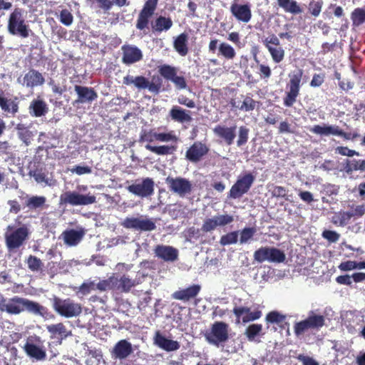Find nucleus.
<instances>
[{
  "instance_id": "obj_1",
  "label": "nucleus",
  "mask_w": 365,
  "mask_h": 365,
  "mask_svg": "<svg viewBox=\"0 0 365 365\" xmlns=\"http://www.w3.org/2000/svg\"><path fill=\"white\" fill-rule=\"evenodd\" d=\"M0 311L6 312L10 314H19L26 311L35 316L44 317L47 314V309L36 302L26 298L15 296L10 299H0Z\"/></svg>"
},
{
  "instance_id": "obj_2",
  "label": "nucleus",
  "mask_w": 365,
  "mask_h": 365,
  "mask_svg": "<svg viewBox=\"0 0 365 365\" xmlns=\"http://www.w3.org/2000/svg\"><path fill=\"white\" fill-rule=\"evenodd\" d=\"M6 230L5 242L9 251L21 247L29 237V229L26 225H22L16 229H14V227L9 225L7 226Z\"/></svg>"
},
{
  "instance_id": "obj_3",
  "label": "nucleus",
  "mask_w": 365,
  "mask_h": 365,
  "mask_svg": "<svg viewBox=\"0 0 365 365\" xmlns=\"http://www.w3.org/2000/svg\"><path fill=\"white\" fill-rule=\"evenodd\" d=\"M8 31L14 36H19L21 38H27L29 36L30 29L26 24L24 17V11L16 8L11 13L7 26Z\"/></svg>"
},
{
  "instance_id": "obj_4",
  "label": "nucleus",
  "mask_w": 365,
  "mask_h": 365,
  "mask_svg": "<svg viewBox=\"0 0 365 365\" xmlns=\"http://www.w3.org/2000/svg\"><path fill=\"white\" fill-rule=\"evenodd\" d=\"M52 307L57 314L66 318L78 317L82 312L81 304L69 298L62 299L55 297L53 299Z\"/></svg>"
},
{
  "instance_id": "obj_5",
  "label": "nucleus",
  "mask_w": 365,
  "mask_h": 365,
  "mask_svg": "<svg viewBox=\"0 0 365 365\" xmlns=\"http://www.w3.org/2000/svg\"><path fill=\"white\" fill-rule=\"evenodd\" d=\"M206 341L217 347L229 339V326L224 322H215L210 330L205 333Z\"/></svg>"
},
{
  "instance_id": "obj_6",
  "label": "nucleus",
  "mask_w": 365,
  "mask_h": 365,
  "mask_svg": "<svg viewBox=\"0 0 365 365\" xmlns=\"http://www.w3.org/2000/svg\"><path fill=\"white\" fill-rule=\"evenodd\" d=\"M26 354L31 359L36 361H43L46 359V351L43 345V341L40 336H30L27 339L23 346Z\"/></svg>"
},
{
  "instance_id": "obj_7",
  "label": "nucleus",
  "mask_w": 365,
  "mask_h": 365,
  "mask_svg": "<svg viewBox=\"0 0 365 365\" xmlns=\"http://www.w3.org/2000/svg\"><path fill=\"white\" fill-rule=\"evenodd\" d=\"M254 259L258 263L268 262L271 263L283 262L286 256L283 251L274 247H261L253 255Z\"/></svg>"
},
{
  "instance_id": "obj_8",
  "label": "nucleus",
  "mask_w": 365,
  "mask_h": 365,
  "mask_svg": "<svg viewBox=\"0 0 365 365\" xmlns=\"http://www.w3.org/2000/svg\"><path fill=\"white\" fill-rule=\"evenodd\" d=\"M96 201V197L90 193L83 195L74 191H67L60 196V205H88L93 204Z\"/></svg>"
},
{
  "instance_id": "obj_9",
  "label": "nucleus",
  "mask_w": 365,
  "mask_h": 365,
  "mask_svg": "<svg viewBox=\"0 0 365 365\" xmlns=\"http://www.w3.org/2000/svg\"><path fill=\"white\" fill-rule=\"evenodd\" d=\"M123 227L140 232H150L156 229L155 222L147 216L127 217L122 222Z\"/></svg>"
},
{
  "instance_id": "obj_10",
  "label": "nucleus",
  "mask_w": 365,
  "mask_h": 365,
  "mask_svg": "<svg viewBox=\"0 0 365 365\" xmlns=\"http://www.w3.org/2000/svg\"><path fill=\"white\" fill-rule=\"evenodd\" d=\"M155 182L150 178H145L141 180H136L131 185H128L127 190L140 198H148L154 193Z\"/></svg>"
},
{
  "instance_id": "obj_11",
  "label": "nucleus",
  "mask_w": 365,
  "mask_h": 365,
  "mask_svg": "<svg viewBox=\"0 0 365 365\" xmlns=\"http://www.w3.org/2000/svg\"><path fill=\"white\" fill-rule=\"evenodd\" d=\"M255 180V177L251 173H246L238 177L237 181L232 186L228 197L232 199L240 198L250 190Z\"/></svg>"
},
{
  "instance_id": "obj_12",
  "label": "nucleus",
  "mask_w": 365,
  "mask_h": 365,
  "mask_svg": "<svg viewBox=\"0 0 365 365\" xmlns=\"http://www.w3.org/2000/svg\"><path fill=\"white\" fill-rule=\"evenodd\" d=\"M324 316L312 313L307 319L295 323L294 334L300 336L309 329H319L324 325Z\"/></svg>"
},
{
  "instance_id": "obj_13",
  "label": "nucleus",
  "mask_w": 365,
  "mask_h": 365,
  "mask_svg": "<svg viewBox=\"0 0 365 365\" xmlns=\"http://www.w3.org/2000/svg\"><path fill=\"white\" fill-rule=\"evenodd\" d=\"M165 182L168 185L170 190L180 197H185L192 192V184L186 178L168 177Z\"/></svg>"
},
{
  "instance_id": "obj_14",
  "label": "nucleus",
  "mask_w": 365,
  "mask_h": 365,
  "mask_svg": "<svg viewBox=\"0 0 365 365\" xmlns=\"http://www.w3.org/2000/svg\"><path fill=\"white\" fill-rule=\"evenodd\" d=\"M234 221V217L227 214L215 215L204 220L201 230L204 232H210L217 227H224L231 224Z\"/></svg>"
},
{
  "instance_id": "obj_15",
  "label": "nucleus",
  "mask_w": 365,
  "mask_h": 365,
  "mask_svg": "<svg viewBox=\"0 0 365 365\" xmlns=\"http://www.w3.org/2000/svg\"><path fill=\"white\" fill-rule=\"evenodd\" d=\"M17 82L23 86L32 89L43 85L45 78L38 71L31 69L25 75L19 76Z\"/></svg>"
},
{
  "instance_id": "obj_16",
  "label": "nucleus",
  "mask_w": 365,
  "mask_h": 365,
  "mask_svg": "<svg viewBox=\"0 0 365 365\" xmlns=\"http://www.w3.org/2000/svg\"><path fill=\"white\" fill-rule=\"evenodd\" d=\"M122 63L126 66L134 64L143 59L142 51L134 45L126 44L121 47Z\"/></svg>"
},
{
  "instance_id": "obj_17",
  "label": "nucleus",
  "mask_w": 365,
  "mask_h": 365,
  "mask_svg": "<svg viewBox=\"0 0 365 365\" xmlns=\"http://www.w3.org/2000/svg\"><path fill=\"white\" fill-rule=\"evenodd\" d=\"M74 91L77 94V99L73 102L76 104H91L93 101H96L98 98V94L95 90L91 87L83 86L76 85Z\"/></svg>"
},
{
  "instance_id": "obj_18",
  "label": "nucleus",
  "mask_w": 365,
  "mask_h": 365,
  "mask_svg": "<svg viewBox=\"0 0 365 365\" xmlns=\"http://www.w3.org/2000/svg\"><path fill=\"white\" fill-rule=\"evenodd\" d=\"M133 352V346L126 339L118 341L110 351L112 359L123 360Z\"/></svg>"
},
{
  "instance_id": "obj_19",
  "label": "nucleus",
  "mask_w": 365,
  "mask_h": 365,
  "mask_svg": "<svg viewBox=\"0 0 365 365\" xmlns=\"http://www.w3.org/2000/svg\"><path fill=\"white\" fill-rule=\"evenodd\" d=\"M155 256L165 262H173L178 259L179 251L170 245H158L154 249Z\"/></svg>"
},
{
  "instance_id": "obj_20",
  "label": "nucleus",
  "mask_w": 365,
  "mask_h": 365,
  "mask_svg": "<svg viewBox=\"0 0 365 365\" xmlns=\"http://www.w3.org/2000/svg\"><path fill=\"white\" fill-rule=\"evenodd\" d=\"M209 151L208 147L199 141L195 142L187 150L185 157L192 163L198 162Z\"/></svg>"
},
{
  "instance_id": "obj_21",
  "label": "nucleus",
  "mask_w": 365,
  "mask_h": 365,
  "mask_svg": "<svg viewBox=\"0 0 365 365\" xmlns=\"http://www.w3.org/2000/svg\"><path fill=\"white\" fill-rule=\"evenodd\" d=\"M46 329L50 334L51 339H58L60 344L63 339L72 335L71 331L68 330L63 323L48 325Z\"/></svg>"
},
{
  "instance_id": "obj_22",
  "label": "nucleus",
  "mask_w": 365,
  "mask_h": 365,
  "mask_svg": "<svg viewBox=\"0 0 365 365\" xmlns=\"http://www.w3.org/2000/svg\"><path fill=\"white\" fill-rule=\"evenodd\" d=\"M230 11L233 16L239 21L247 23L251 19L252 14L248 4H233L230 7Z\"/></svg>"
},
{
  "instance_id": "obj_23",
  "label": "nucleus",
  "mask_w": 365,
  "mask_h": 365,
  "mask_svg": "<svg viewBox=\"0 0 365 365\" xmlns=\"http://www.w3.org/2000/svg\"><path fill=\"white\" fill-rule=\"evenodd\" d=\"M134 86L138 89H148L150 92L158 94L160 92L161 83L155 82L154 80L150 82L145 77L138 76L135 77Z\"/></svg>"
},
{
  "instance_id": "obj_24",
  "label": "nucleus",
  "mask_w": 365,
  "mask_h": 365,
  "mask_svg": "<svg viewBox=\"0 0 365 365\" xmlns=\"http://www.w3.org/2000/svg\"><path fill=\"white\" fill-rule=\"evenodd\" d=\"M154 343L158 347L167 351H176L180 348V344L177 341L165 338L159 331L155 333Z\"/></svg>"
},
{
  "instance_id": "obj_25",
  "label": "nucleus",
  "mask_w": 365,
  "mask_h": 365,
  "mask_svg": "<svg viewBox=\"0 0 365 365\" xmlns=\"http://www.w3.org/2000/svg\"><path fill=\"white\" fill-rule=\"evenodd\" d=\"M84 231L74 229L65 230L61 236L64 243L70 247L76 246L83 239Z\"/></svg>"
},
{
  "instance_id": "obj_26",
  "label": "nucleus",
  "mask_w": 365,
  "mask_h": 365,
  "mask_svg": "<svg viewBox=\"0 0 365 365\" xmlns=\"http://www.w3.org/2000/svg\"><path fill=\"white\" fill-rule=\"evenodd\" d=\"M339 127L335 125H315L309 128V131L314 134L319 135L321 136H329L341 134Z\"/></svg>"
},
{
  "instance_id": "obj_27",
  "label": "nucleus",
  "mask_w": 365,
  "mask_h": 365,
  "mask_svg": "<svg viewBox=\"0 0 365 365\" xmlns=\"http://www.w3.org/2000/svg\"><path fill=\"white\" fill-rule=\"evenodd\" d=\"M29 113L34 117H41L45 115L48 108L46 103L39 98L34 99L29 107Z\"/></svg>"
},
{
  "instance_id": "obj_28",
  "label": "nucleus",
  "mask_w": 365,
  "mask_h": 365,
  "mask_svg": "<svg viewBox=\"0 0 365 365\" xmlns=\"http://www.w3.org/2000/svg\"><path fill=\"white\" fill-rule=\"evenodd\" d=\"M235 126L228 128L217 125L213 129V132L217 136L223 138L228 145H230L233 143L235 138Z\"/></svg>"
},
{
  "instance_id": "obj_29",
  "label": "nucleus",
  "mask_w": 365,
  "mask_h": 365,
  "mask_svg": "<svg viewBox=\"0 0 365 365\" xmlns=\"http://www.w3.org/2000/svg\"><path fill=\"white\" fill-rule=\"evenodd\" d=\"M200 290V286L198 284H194L185 289L174 292L173 297L175 299L187 301L197 296Z\"/></svg>"
},
{
  "instance_id": "obj_30",
  "label": "nucleus",
  "mask_w": 365,
  "mask_h": 365,
  "mask_svg": "<svg viewBox=\"0 0 365 365\" xmlns=\"http://www.w3.org/2000/svg\"><path fill=\"white\" fill-rule=\"evenodd\" d=\"M0 108L4 113L11 114L14 116L19 111V102L16 98H7L1 94Z\"/></svg>"
},
{
  "instance_id": "obj_31",
  "label": "nucleus",
  "mask_w": 365,
  "mask_h": 365,
  "mask_svg": "<svg viewBox=\"0 0 365 365\" xmlns=\"http://www.w3.org/2000/svg\"><path fill=\"white\" fill-rule=\"evenodd\" d=\"M170 116L172 120L178 123H189L192 120L190 111L175 106L170 110Z\"/></svg>"
},
{
  "instance_id": "obj_32",
  "label": "nucleus",
  "mask_w": 365,
  "mask_h": 365,
  "mask_svg": "<svg viewBox=\"0 0 365 365\" xmlns=\"http://www.w3.org/2000/svg\"><path fill=\"white\" fill-rule=\"evenodd\" d=\"M344 170L349 175L354 171L364 172L365 160L346 159Z\"/></svg>"
},
{
  "instance_id": "obj_33",
  "label": "nucleus",
  "mask_w": 365,
  "mask_h": 365,
  "mask_svg": "<svg viewBox=\"0 0 365 365\" xmlns=\"http://www.w3.org/2000/svg\"><path fill=\"white\" fill-rule=\"evenodd\" d=\"M173 46L180 56H186L188 53L187 35L182 33L178 36L174 40Z\"/></svg>"
},
{
  "instance_id": "obj_34",
  "label": "nucleus",
  "mask_w": 365,
  "mask_h": 365,
  "mask_svg": "<svg viewBox=\"0 0 365 365\" xmlns=\"http://www.w3.org/2000/svg\"><path fill=\"white\" fill-rule=\"evenodd\" d=\"M277 4L287 13L296 15L302 12V8L295 0H277Z\"/></svg>"
},
{
  "instance_id": "obj_35",
  "label": "nucleus",
  "mask_w": 365,
  "mask_h": 365,
  "mask_svg": "<svg viewBox=\"0 0 365 365\" xmlns=\"http://www.w3.org/2000/svg\"><path fill=\"white\" fill-rule=\"evenodd\" d=\"M140 283V281L137 279H132L128 275L123 274L118 282L115 287L124 292H128L132 287Z\"/></svg>"
},
{
  "instance_id": "obj_36",
  "label": "nucleus",
  "mask_w": 365,
  "mask_h": 365,
  "mask_svg": "<svg viewBox=\"0 0 365 365\" xmlns=\"http://www.w3.org/2000/svg\"><path fill=\"white\" fill-rule=\"evenodd\" d=\"M173 26L171 19L160 16L158 17L153 24V29L157 32L169 30Z\"/></svg>"
},
{
  "instance_id": "obj_37",
  "label": "nucleus",
  "mask_w": 365,
  "mask_h": 365,
  "mask_svg": "<svg viewBox=\"0 0 365 365\" xmlns=\"http://www.w3.org/2000/svg\"><path fill=\"white\" fill-rule=\"evenodd\" d=\"M118 279L115 276H111L107 279L101 280L96 284V289L100 292L111 290L118 284Z\"/></svg>"
},
{
  "instance_id": "obj_38",
  "label": "nucleus",
  "mask_w": 365,
  "mask_h": 365,
  "mask_svg": "<svg viewBox=\"0 0 365 365\" xmlns=\"http://www.w3.org/2000/svg\"><path fill=\"white\" fill-rule=\"evenodd\" d=\"M46 198L44 196H32L26 201V206L29 210H37L41 208L46 203Z\"/></svg>"
},
{
  "instance_id": "obj_39",
  "label": "nucleus",
  "mask_w": 365,
  "mask_h": 365,
  "mask_svg": "<svg viewBox=\"0 0 365 365\" xmlns=\"http://www.w3.org/2000/svg\"><path fill=\"white\" fill-rule=\"evenodd\" d=\"M303 75L302 70L299 69L290 75V80L288 84L289 89L299 92L300 83Z\"/></svg>"
},
{
  "instance_id": "obj_40",
  "label": "nucleus",
  "mask_w": 365,
  "mask_h": 365,
  "mask_svg": "<svg viewBox=\"0 0 365 365\" xmlns=\"http://www.w3.org/2000/svg\"><path fill=\"white\" fill-rule=\"evenodd\" d=\"M257 230L255 227H246L242 230L239 231V242L240 245L247 244L252 239Z\"/></svg>"
},
{
  "instance_id": "obj_41",
  "label": "nucleus",
  "mask_w": 365,
  "mask_h": 365,
  "mask_svg": "<svg viewBox=\"0 0 365 365\" xmlns=\"http://www.w3.org/2000/svg\"><path fill=\"white\" fill-rule=\"evenodd\" d=\"M145 148L157 155H166L168 154L173 153V152L175 150L173 146L169 145H160V146H153L150 144H147Z\"/></svg>"
},
{
  "instance_id": "obj_42",
  "label": "nucleus",
  "mask_w": 365,
  "mask_h": 365,
  "mask_svg": "<svg viewBox=\"0 0 365 365\" xmlns=\"http://www.w3.org/2000/svg\"><path fill=\"white\" fill-rule=\"evenodd\" d=\"M354 26H359L365 22V9L356 8L351 14Z\"/></svg>"
},
{
  "instance_id": "obj_43",
  "label": "nucleus",
  "mask_w": 365,
  "mask_h": 365,
  "mask_svg": "<svg viewBox=\"0 0 365 365\" xmlns=\"http://www.w3.org/2000/svg\"><path fill=\"white\" fill-rule=\"evenodd\" d=\"M99 7L103 10L108 11L111 9L115 4L119 7L128 5L127 0H96Z\"/></svg>"
},
{
  "instance_id": "obj_44",
  "label": "nucleus",
  "mask_w": 365,
  "mask_h": 365,
  "mask_svg": "<svg viewBox=\"0 0 365 365\" xmlns=\"http://www.w3.org/2000/svg\"><path fill=\"white\" fill-rule=\"evenodd\" d=\"M29 175L33 177L37 183H43L45 185H53L52 180L46 178V174L41 170L29 171Z\"/></svg>"
},
{
  "instance_id": "obj_45",
  "label": "nucleus",
  "mask_w": 365,
  "mask_h": 365,
  "mask_svg": "<svg viewBox=\"0 0 365 365\" xmlns=\"http://www.w3.org/2000/svg\"><path fill=\"white\" fill-rule=\"evenodd\" d=\"M262 330V325L259 324H252L247 327L245 334L250 341H253L255 337L260 334Z\"/></svg>"
},
{
  "instance_id": "obj_46",
  "label": "nucleus",
  "mask_w": 365,
  "mask_h": 365,
  "mask_svg": "<svg viewBox=\"0 0 365 365\" xmlns=\"http://www.w3.org/2000/svg\"><path fill=\"white\" fill-rule=\"evenodd\" d=\"M239 231H232L222 235L220 243L222 246H227L236 244L238 242Z\"/></svg>"
},
{
  "instance_id": "obj_47",
  "label": "nucleus",
  "mask_w": 365,
  "mask_h": 365,
  "mask_svg": "<svg viewBox=\"0 0 365 365\" xmlns=\"http://www.w3.org/2000/svg\"><path fill=\"white\" fill-rule=\"evenodd\" d=\"M219 52L223 57L228 60L233 59L236 55L234 48L227 43L220 44Z\"/></svg>"
},
{
  "instance_id": "obj_48",
  "label": "nucleus",
  "mask_w": 365,
  "mask_h": 365,
  "mask_svg": "<svg viewBox=\"0 0 365 365\" xmlns=\"http://www.w3.org/2000/svg\"><path fill=\"white\" fill-rule=\"evenodd\" d=\"M160 75L166 80L171 81L177 75V71L175 67L169 65H163L159 68Z\"/></svg>"
},
{
  "instance_id": "obj_49",
  "label": "nucleus",
  "mask_w": 365,
  "mask_h": 365,
  "mask_svg": "<svg viewBox=\"0 0 365 365\" xmlns=\"http://www.w3.org/2000/svg\"><path fill=\"white\" fill-rule=\"evenodd\" d=\"M287 316L277 311H272L266 316V321L271 324H281L286 319Z\"/></svg>"
},
{
  "instance_id": "obj_50",
  "label": "nucleus",
  "mask_w": 365,
  "mask_h": 365,
  "mask_svg": "<svg viewBox=\"0 0 365 365\" xmlns=\"http://www.w3.org/2000/svg\"><path fill=\"white\" fill-rule=\"evenodd\" d=\"M272 58L274 63H280L284 57V50L281 46L268 47Z\"/></svg>"
},
{
  "instance_id": "obj_51",
  "label": "nucleus",
  "mask_w": 365,
  "mask_h": 365,
  "mask_svg": "<svg viewBox=\"0 0 365 365\" xmlns=\"http://www.w3.org/2000/svg\"><path fill=\"white\" fill-rule=\"evenodd\" d=\"M29 269L32 272H38L43 267L41 260L36 256L30 255L26 259Z\"/></svg>"
},
{
  "instance_id": "obj_52",
  "label": "nucleus",
  "mask_w": 365,
  "mask_h": 365,
  "mask_svg": "<svg viewBox=\"0 0 365 365\" xmlns=\"http://www.w3.org/2000/svg\"><path fill=\"white\" fill-rule=\"evenodd\" d=\"M152 16L140 11L137 19L136 28L139 30H144L148 28L149 20Z\"/></svg>"
},
{
  "instance_id": "obj_53",
  "label": "nucleus",
  "mask_w": 365,
  "mask_h": 365,
  "mask_svg": "<svg viewBox=\"0 0 365 365\" xmlns=\"http://www.w3.org/2000/svg\"><path fill=\"white\" fill-rule=\"evenodd\" d=\"M322 6L323 1L322 0H312L309 4L308 9L312 16L317 17L320 14Z\"/></svg>"
},
{
  "instance_id": "obj_54",
  "label": "nucleus",
  "mask_w": 365,
  "mask_h": 365,
  "mask_svg": "<svg viewBox=\"0 0 365 365\" xmlns=\"http://www.w3.org/2000/svg\"><path fill=\"white\" fill-rule=\"evenodd\" d=\"M249 132V128L245 126H240L239 128L238 140L237 141V145L238 147H240L247 143L248 140Z\"/></svg>"
},
{
  "instance_id": "obj_55",
  "label": "nucleus",
  "mask_w": 365,
  "mask_h": 365,
  "mask_svg": "<svg viewBox=\"0 0 365 365\" xmlns=\"http://www.w3.org/2000/svg\"><path fill=\"white\" fill-rule=\"evenodd\" d=\"M59 21L66 26H69L73 21V16L68 9H63L60 12Z\"/></svg>"
},
{
  "instance_id": "obj_56",
  "label": "nucleus",
  "mask_w": 365,
  "mask_h": 365,
  "mask_svg": "<svg viewBox=\"0 0 365 365\" xmlns=\"http://www.w3.org/2000/svg\"><path fill=\"white\" fill-rule=\"evenodd\" d=\"M339 269L344 272L360 269V262L351 260L343 262L339 265Z\"/></svg>"
},
{
  "instance_id": "obj_57",
  "label": "nucleus",
  "mask_w": 365,
  "mask_h": 365,
  "mask_svg": "<svg viewBox=\"0 0 365 365\" xmlns=\"http://www.w3.org/2000/svg\"><path fill=\"white\" fill-rule=\"evenodd\" d=\"M96 284H97V282H96V280H91V279H89V280L83 282L80 286L79 291L83 294H88L91 291H93V290L96 289Z\"/></svg>"
},
{
  "instance_id": "obj_58",
  "label": "nucleus",
  "mask_w": 365,
  "mask_h": 365,
  "mask_svg": "<svg viewBox=\"0 0 365 365\" xmlns=\"http://www.w3.org/2000/svg\"><path fill=\"white\" fill-rule=\"evenodd\" d=\"M155 140L160 142L176 141L177 137L170 133H154Z\"/></svg>"
},
{
  "instance_id": "obj_59",
  "label": "nucleus",
  "mask_w": 365,
  "mask_h": 365,
  "mask_svg": "<svg viewBox=\"0 0 365 365\" xmlns=\"http://www.w3.org/2000/svg\"><path fill=\"white\" fill-rule=\"evenodd\" d=\"M299 92L297 91L289 90L287 93L285 98H284V105L286 107H291L295 103L297 97L298 96Z\"/></svg>"
},
{
  "instance_id": "obj_60",
  "label": "nucleus",
  "mask_w": 365,
  "mask_h": 365,
  "mask_svg": "<svg viewBox=\"0 0 365 365\" xmlns=\"http://www.w3.org/2000/svg\"><path fill=\"white\" fill-rule=\"evenodd\" d=\"M257 103L252 98L247 96L239 108L247 112L251 111L255 108Z\"/></svg>"
},
{
  "instance_id": "obj_61",
  "label": "nucleus",
  "mask_w": 365,
  "mask_h": 365,
  "mask_svg": "<svg viewBox=\"0 0 365 365\" xmlns=\"http://www.w3.org/2000/svg\"><path fill=\"white\" fill-rule=\"evenodd\" d=\"M158 0H147L141 10L143 12L153 15L157 7Z\"/></svg>"
},
{
  "instance_id": "obj_62",
  "label": "nucleus",
  "mask_w": 365,
  "mask_h": 365,
  "mask_svg": "<svg viewBox=\"0 0 365 365\" xmlns=\"http://www.w3.org/2000/svg\"><path fill=\"white\" fill-rule=\"evenodd\" d=\"M335 153L343 156L352 157L354 155H359V153L354 150H351L347 147L338 146L335 149Z\"/></svg>"
},
{
  "instance_id": "obj_63",
  "label": "nucleus",
  "mask_w": 365,
  "mask_h": 365,
  "mask_svg": "<svg viewBox=\"0 0 365 365\" xmlns=\"http://www.w3.org/2000/svg\"><path fill=\"white\" fill-rule=\"evenodd\" d=\"M322 237L328 240L329 242H336L340 237V235L337 233L336 231L332 230H324L322 232Z\"/></svg>"
},
{
  "instance_id": "obj_64",
  "label": "nucleus",
  "mask_w": 365,
  "mask_h": 365,
  "mask_svg": "<svg viewBox=\"0 0 365 365\" xmlns=\"http://www.w3.org/2000/svg\"><path fill=\"white\" fill-rule=\"evenodd\" d=\"M261 316H262V312L261 311L256 310V311H254V312H251L250 309H249V312L247 313V314L245 315L242 317V322L244 323H247V322H249L255 321V320H257V319H259L261 317Z\"/></svg>"
}]
</instances>
